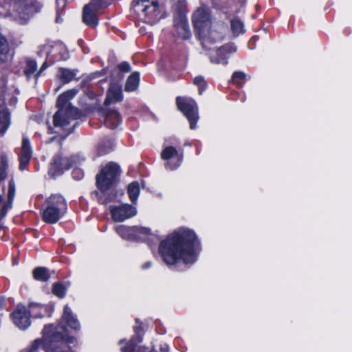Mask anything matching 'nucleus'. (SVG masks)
Masks as SVG:
<instances>
[{
	"label": "nucleus",
	"instance_id": "48",
	"mask_svg": "<svg viewBox=\"0 0 352 352\" xmlns=\"http://www.w3.org/2000/svg\"><path fill=\"white\" fill-rule=\"evenodd\" d=\"M149 265H150V263H148L145 264L144 267H148Z\"/></svg>",
	"mask_w": 352,
	"mask_h": 352
},
{
	"label": "nucleus",
	"instance_id": "2",
	"mask_svg": "<svg viewBox=\"0 0 352 352\" xmlns=\"http://www.w3.org/2000/svg\"><path fill=\"white\" fill-rule=\"evenodd\" d=\"M192 20L203 47L210 49L221 36L217 32L210 30L211 16L209 8L205 5L197 8Z\"/></svg>",
	"mask_w": 352,
	"mask_h": 352
},
{
	"label": "nucleus",
	"instance_id": "8",
	"mask_svg": "<svg viewBox=\"0 0 352 352\" xmlns=\"http://www.w3.org/2000/svg\"><path fill=\"white\" fill-rule=\"evenodd\" d=\"M78 90L72 89L60 94L57 100L56 106L58 110H78L71 103V100L77 94Z\"/></svg>",
	"mask_w": 352,
	"mask_h": 352
},
{
	"label": "nucleus",
	"instance_id": "35",
	"mask_svg": "<svg viewBox=\"0 0 352 352\" xmlns=\"http://www.w3.org/2000/svg\"><path fill=\"white\" fill-rule=\"evenodd\" d=\"M193 82L199 87V92L201 94L206 88V82L202 76H197L194 78Z\"/></svg>",
	"mask_w": 352,
	"mask_h": 352
},
{
	"label": "nucleus",
	"instance_id": "9",
	"mask_svg": "<svg viewBox=\"0 0 352 352\" xmlns=\"http://www.w3.org/2000/svg\"><path fill=\"white\" fill-rule=\"evenodd\" d=\"M98 117L106 126L116 128L120 123V116L118 111H97Z\"/></svg>",
	"mask_w": 352,
	"mask_h": 352
},
{
	"label": "nucleus",
	"instance_id": "10",
	"mask_svg": "<svg viewBox=\"0 0 352 352\" xmlns=\"http://www.w3.org/2000/svg\"><path fill=\"white\" fill-rule=\"evenodd\" d=\"M235 51L236 48L232 44H226L217 49L215 55L211 57V61L217 64H226L229 55Z\"/></svg>",
	"mask_w": 352,
	"mask_h": 352
},
{
	"label": "nucleus",
	"instance_id": "19",
	"mask_svg": "<svg viewBox=\"0 0 352 352\" xmlns=\"http://www.w3.org/2000/svg\"><path fill=\"white\" fill-rule=\"evenodd\" d=\"M62 318L71 328L76 330L79 329V323L72 315V311L67 305H66L64 308Z\"/></svg>",
	"mask_w": 352,
	"mask_h": 352
},
{
	"label": "nucleus",
	"instance_id": "47",
	"mask_svg": "<svg viewBox=\"0 0 352 352\" xmlns=\"http://www.w3.org/2000/svg\"><path fill=\"white\" fill-rule=\"evenodd\" d=\"M16 3H20V2H23L25 0H14Z\"/></svg>",
	"mask_w": 352,
	"mask_h": 352
},
{
	"label": "nucleus",
	"instance_id": "31",
	"mask_svg": "<svg viewBox=\"0 0 352 352\" xmlns=\"http://www.w3.org/2000/svg\"><path fill=\"white\" fill-rule=\"evenodd\" d=\"M66 287L62 283H55L53 285L52 292L54 295L59 298H63L65 294Z\"/></svg>",
	"mask_w": 352,
	"mask_h": 352
},
{
	"label": "nucleus",
	"instance_id": "42",
	"mask_svg": "<svg viewBox=\"0 0 352 352\" xmlns=\"http://www.w3.org/2000/svg\"><path fill=\"white\" fill-rule=\"evenodd\" d=\"M1 168L6 169V168L8 166L7 157L4 155L1 156Z\"/></svg>",
	"mask_w": 352,
	"mask_h": 352
},
{
	"label": "nucleus",
	"instance_id": "38",
	"mask_svg": "<svg viewBox=\"0 0 352 352\" xmlns=\"http://www.w3.org/2000/svg\"><path fill=\"white\" fill-rule=\"evenodd\" d=\"M25 9L28 14H32L35 12H37L39 10V6L37 3H34L31 6L25 5Z\"/></svg>",
	"mask_w": 352,
	"mask_h": 352
},
{
	"label": "nucleus",
	"instance_id": "23",
	"mask_svg": "<svg viewBox=\"0 0 352 352\" xmlns=\"http://www.w3.org/2000/svg\"><path fill=\"white\" fill-rule=\"evenodd\" d=\"M34 278L37 280L47 281L50 278L48 270L45 267H36L33 270Z\"/></svg>",
	"mask_w": 352,
	"mask_h": 352
},
{
	"label": "nucleus",
	"instance_id": "6",
	"mask_svg": "<svg viewBox=\"0 0 352 352\" xmlns=\"http://www.w3.org/2000/svg\"><path fill=\"white\" fill-rule=\"evenodd\" d=\"M109 209L112 219L117 222H122L135 216L137 213L135 208L129 204L120 206H110Z\"/></svg>",
	"mask_w": 352,
	"mask_h": 352
},
{
	"label": "nucleus",
	"instance_id": "40",
	"mask_svg": "<svg viewBox=\"0 0 352 352\" xmlns=\"http://www.w3.org/2000/svg\"><path fill=\"white\" fill-rule=\"evenodd\" d=\"M120 72H128L130 71V66L126 62H122L118 65Z\"/></svg>",
	"mask_w": 352,
	"mask_h": 352
},
{
	"label": "nucleus",
	"instance_id": "12",
	"mask_svg": "<svg viewBox=\"0 0 352 352\" xmlns=\"http://www.w3.org/2000/svg\"><path fill=\"white\" fill-rule=\"evenodd\" d=\"M65 212L60 210V208H55L46 206L42 215L43 219L47 223H55Z\"/></svg>",
	"mask_w": 352,
	"mask_h": 352
},
{
	"label": "nucleus",
	"instance_id": "25",
	"mask_svg": "<svg viewBox=\"0 0 352 352\" xmlns=\"http://www.w3.org/2000/svg\"><path fill=\"white\" fill-rule=\"evenodd\" d=\"M142 6L144 7L142 11L146 15L153 14L155 16H156L160 13L157 1H152L151 3H148L147 4L143 5Z\"/></svg>",
	"mask_w": 352,
	"mask_h": 352
},
{
	"label": "nucleus",
	"instance_id": "22",
	"mask_svg": "<svg viewBox=\"0 0 352 352\" xmlns=\"http://www.w3.org/2000/svg\"><path fill=\"white\" fill-rule=\"evenodd\" d=\"M139 84V73L133 72L128 78L126 85L125 90L128 91H133L137 89Z\"/></svg>",
	"mask_w": 352,
	"mask_h": 352
},
{
	"label": "nucleus",
	"instance_id": "13",
	"mask_svg": "<svg viewBox=\"0 0 352 352\" xmlns=\"http://www.w3.org/2000/svg\"><path fill=\"white\" fill-rule=\"evenodd\" d=\"M32 157V148L30 146V141L28 138H24L22 141L21 155L20 157V166L21 170H23L28 164L30 158Z\"/></svg>",
	"mask_w": 352,
	"mask_h": 352
},
{
	"label": "nucleus",
	"instance_id": "36",
	"mask_svg": "<svg viewBox=\"0 0 352 352\" xmlns=\"http://www.w3.org/2000/svg\"><path fill=\"white\" fill-rule=\"evenodd\" d=\"M245 78V74L242 72H235L232 75V81L239 85H242Z\"/></svg>",
	"mask_w": 352,
	"mask_h": 352
},
{
	"label": "nucleus",
	"instance_id": "41",
	"mask_svg": "<svg viewBox=\"0 0 352 352\" xmlns=\"http://www.w3.org/2000/svg\"><path fill=\"white\" fill-rule=\"evenodd\" d=\"M140 3H142V6H143L145 5V3H149V0H133L132 2V6L135 7L139 6Z\"/></svg>",
	"mask_w": 352,
	"mask_h": 352
},
{
	"label": "nucleus",
	"instance_id": "44",
	"mask_svg": "<svg viewBox=\"0 0 352 352\" xmlns=\"http://www.w3.org/2000/svg\"><path fill=\"white\" fill-rule=\"evenodd\" d=\"M132 346V344H130V347L128 348V347H125V348H123L122 350V352H131V347Z\"/></svg>",
	"mask_w": 352,
	"mask_h": 352
},
{
	"label": "nucleus",
	"instance_id": "14",
	"mask_svg": "<svg viewBox=\"0 0 352 352\" xmlns=\"http://www.w3.org/2000/svg\"><path fill=\"white\" fill-rule=\"evenodd\" d=\"M45 204L52 208H60V210L66 212L67 204L65 199L60 195H52L46 199Z\"/></svg>",
	"mask_w": 352,
	"mask_h": 352
},
{
	"label": "nucleus",
	"instance_id": "21",
	"mask_svg": "<svg viewBox=\"0 0 352 352\" xmlns=\"http://www.w3.org/2000/svg\"><path fill=\"white\" fill-rule=\"evenodd\" d=\"M186 20V2L185 1L179 0L176 3L175 7V21Z\"/></svg>",
	"mask_w": 352,
	"mask_h": 352
},
{
	"label": "nucleus",
	"instance_id": "30",
	"mask_svg": "<svg viewBox=\"0 0 352 352\" xmlns=\"http://www.w3.org/2000/svg\"><path fill=\"white\" fill-rule=\"evenodd\" d=\"M231 29L232 32L239 35L243 31V23L237 19H234L231 21Z\"/></svg>",
	"mask_w": 352,
	"mask_h": 352
},
{
	"label": "nucleus",
	"instance_id": "7",
	"mask_svg": "<svg viewBox=\"0 0 352 352\" xmlns=\"http://www.w3.org/2000/svg\"><path fill=\"white\" fill-rule=\"evenodd\" d=\"M30 313L24 306H18L12 314L14 323L21 329H25L30 324Z\"/></svg>",
	"mask_w": 352,
	"mask_h": 352
},
{
	"label": "nucleus",
	"instance_id": "16",
	"mask_svg": "<svg viewBox=\"0 0 352 352\" xmlns=\"http://www.w3.org/2000/svg\"><path fill=\"white\" fill-rule=\"evenodd\" d=\"M117 233L124 239H128L129 235L132 233H140L143 234H147L149 230L146 228H126L124 226H120L116 228Z\"/></svg>",
	"mask_w": 352,
	"mask_h": 352
},
{
	"label": "nucleus",
	"instance_id": "4",
	"mask_svg": "<svg viewBox=\"0 0 352 352\" xmlns=\"http://www.w3.org/2000/svg\"><path fill=\"white\" fill-rule=\"evenodd\" d=\"M89 111H56L53 116L54 127L71 133L76 124V120L88 116Z\"/></svg>",
	"mask_w": 352,
	"mask_h": 352
},
{
	"label": "nucleus",
	"instance_id": "34",
	"mask_svg": "<svg viewBox=\"0 0 352 352\" xmlns=\"http://www.w3.org/2000/svg\"><path fill=\"white\" fill-rule=\"evenodd\" d=\"M36 69V64L34 60H28L27 62L26 68L24 71L25 74L29 78Z\"/></svg>",
	"mask_w": 352,
	"mask_h": 352
},
{
	"label": "nucleus",
	"instance_id": "28",
	"mask_svg": "<svg viewBox=\"0 0 352 352\" xmlns=\"http://www.w3.org/2000/svg\"><path fill=\"white\" fill-rule=\"evenodd\" d=\"M10 125V115L7 111H0V133H3Z\"/></svg>",
	"mask_w": 352,
	"mask_h": 352
},
{
	"label": "nucleus",
	"instance_id": "46",
	"mask_svg": "<svg viewBox=\"0 0 352 352\" xmlns=\"http://www.w3.org/2000/svg\"><path fill=\"white\" fill-rule=\"evenodd\" d=\"M46 68V63H44L41 69V70L39 71V72L36 74V76H38L43 70H44Z\"/></svg>",
	"mask_w": 352,
	"mask_h": 352
},
{
	"label": "nucleus",
	"instance_id": "24",
	"mask_svg": "<svg viewBox=\"0 0 352 352\" xmlns=\"http://www.w3.org/2000/svg\"><path fill=\"white\" fill-rule=\"evenodd\" d=\"M8 52L9 47L8 42L6 39L0 34V63L7 60Z\"/></svg>",
	"mask_w": 352,
	"mask_h": 352
},
{
	"label": "nucleus",
	"instance_id": "43",
	"mask_svg": "<svg viewBox=\"0 0 352 352\" xmlns=\"http://www.w3.org/2000/svg\"><path fill=\"white\" fill-rule=\"evenodd\" d=\"M6 169H4L3 168H1V170H0V180H3L6 178Z\"/></svg>",
	"mask_w": 352,
	"mask_h": 352
},
{
	"label": "nucleus",
	"instance_id": "49",
	"mask_svg": "<svg viewBox=\"0 0 352 352\" xmlns=\"http://www.w3.org/2000/svg\"><path fill=\"white\" fill-rule=\"evenodd\" d=\"M54 139H55V138H54H54H52L50 139V142H52Z\"/></svg>",
	"mask_w": 352,
	"mask_h": 352
},
{
	"label": "nucleus",
	"instance_id": "5",
	"mask_svg": "<svg viewBox=\"0 0 352 352\" xmlns=\"http://www.w3.org/2000/svg\"><path fill=\"white\" fill-rule=\"evenodd\" d=\"M76 162V157H63L58 155L54 157L49 170V174L52 177L60 175L64 170H67Z\"/></svg>",
	"mask_w": 352,
	"mask_h": 352
},
{
	"label": "nucleus",
	"instance_id": "37",
	"mask_svg": "<svg viewBox=\"0 0 352 352\" xmlns=\"http://www.w3.org/2000/svg\"><path fill=\"white\" fill-rule=\"evenodd\" d=\"M12 202H10V201H7V202H6V203H5V204L3 205V206H2V208H1V210H0V220H1L2 219H3V218L6 217V214H7L8 210L11 208V206H12Z\"/></svg>",
	"mask_w": 352,
	"mask_h": 352
},
{
	"label": "nucleus",
	"instance_id": "11",
	"mask_svg": "<svg viewBox=\"0 0 352 352\" xmlns=\"http://www.w3.org/2000/svg\"><path fill=\"white\" fill-rule=\"evenodd\" d=\"M122 99L121 86L118 83L112 82L107 91V98L104 100V104L109 105L112 103L120 101Z\"/></svg>",
	"mask_w": 352,
	"mask_h": 352
},
{
	"label": "nucleus",
	"instance_id": "27",
	"mask_svg": "<svg viewBox=\"0 0 352 352\" xmlns=\"http://www.w3.org/2000/svg\"><path fill=\"white\" fill-rule=\"evenodd\" d=\"M128 193L131 201L135 203L140 194L139 184L138 182L130 184L128 186Z\"/></svg>",
	"mask_w": 352,
	"mask_h": 352
},
{
	"label": "nucleus",
	"instance_id": "17",
	"mask_svg": "<svg viewBox=\"0 0 352 352\" xmlns=\"http://www.w3.org/2000/svg\"><path fill=\"white\" fill-rule=\"evenodd\" d=\"M176 104L179 110H194L197 107L193 99L186 97H177Z\"/></svg>",
	"mask_w": 352,
	"mask_h": 352
},
{
	"label": "nucleus",
	"instance_id": "18",
	"mask_svg": "<svg viewBox=\"0 0 352 352\" xmlns=\"http://www.w3.org/2000/svg\"><path fill=\"white\" fill-rule=\"evenodd\" d=\"M175 27L177 29L178 35L184 40H186L190 36V32L188 28L186 20L175 21Z\"/></svg>",
	"mask_w": 352,
	"mask_h": 352
},
{
	"label": "nucleus",
	"instance_id": "50",
	"mask_svg": "<svg viewBox=\"0 0 352 352\" xmlns=\"http://www.w3.org/2000/svg\"><path fill=\"white\" fill-rule=\"evenodd\" d=\"M2 200H3L2 196L0 195V204L2 202Z\"/></svg>",
	"mask_w": 352,
	"mask_h": 352
},
{
	"label": "nucleus",
	"instance_id": "15",
	"mask_svg": "<svg viewBox=\"0 0 352 352\" xmlns=\"http://www.w3.org/2000/svg\"><path fill=\"white\" fill-rule=\"evenodd\" d=\"M96 11L92 10L89 6H85L82 12V21L87 25L95 28L98 23Z\"/></svg>",
	"mask_w": 352,
	"mask_h": 352
},
{
	"label": "nucleus",
	"instance_id": "45",
	"mask_svg": "<svg viewBox=\"0 0 352 352\" xmlns=\"http://www.w3.org/2000/svg\"><path fill=\"white\" fill-rule=\"evenodd\" d=\"M4 298L1 296H0V308L3 307L4 305Z\"/></svg>",
	"mask_w": 352,
	"mask_h": 352
},
{
	"label": "nucleus",
	"instance_id": "33",
	"mask_svg": "<svg viewBox=\"0 0 352 352\" xmlns=\"http://www.w3.org/2000/svg\"><path fill=\"white\" fill-rule=\"evenodd\" d=\"M85 6H89L92 10L98 12L100 8L106 7V3L104 0H91V2Z\"/></svg>",
	"mask_w": 352,
	"mask_h": 352
},
{
	"label": "nucleus",
	"instance_id": "32",
	"mask_svg": "<svg viewBox=\"0 0 352 352\" xmlns=\"http://www.w3.org/2000/svg\"><path fill=\"white\" fill-rule=\"evenodd\" d=\"M177 153V151L173 146L165 148L162 152V158L164 160L170 159L173 156Z\"/></svg>",
	"mask_w": 352,
	"mask_h": 352
},
{
	"label": "nucleus",
	"instance_id": "29",
	"mask_svg": "<svg viewBox=\"0 0 352 352\" xmlns=\"http://www.w3.org/2000/svg\"><path fill=\"white\" fill-rule=\"evenodd\" d=\"M184 116L190 122V126L191 129H194L196 127V122L199 119L197 111H183Z\"/></svg>",
	"mask_w": 352,
	"mask_h": 352
},
{
	"label": "nucleus",
	"instance_id": "39",
	"mask_svg": "<svg viewBox=\"0 0 352 352\" xmlns=\"http://www.w3.org/2000/svg\"><path fill=\"white\" fill-rule=\"evenodd\" d=\"M15 194L14 185L10 182L9 184L8 192V201L12 202Z\"/></svg>",
	"mask_w": 352,
	"mask_h": 352
},
{
	"label": "nucleus",
	"instance_id": "26",
	"mask_svg": "<svg viewBox=\"0 0 352 352\" xmlns=\"http://www.w3.org/2000/svg\"><path fill=\"white\" fill-rule=\"evenodd\" d=\"M74 76L75 74L68 69L60 68L58 70V76L63 84L70 82L74 78Z\"/></svg>",
	"mask_w": 352,
	"mask_h": 352
},
{
	"label": "nucleus",
	"instance_id": "3",
	"mask_svg": "<svg viewBox=\"0 0 352 352\" xmlns=\"http://www.w3.org/2000/svg\"><path fill=\"white\" fill-rule=\"evenodd\" d=\"M120 172L117 164L109 162L96 175V185L100 190L98 199L102 204H107L116 199V193L113 187Z\"/></svg>",
	"mask_w": 352,
	"mask_h": 352
},
{
	"label": "nucleus",
	"instance_id": "20",
	"mask_svg": "<svg viewBox=\"0 0 352 352\" xmlns=\"http://www.w3.org/2000/svg\"><path fill=\"white\" fill-rule=\"evenodd\" d=\"M47 338V337L43 336V338L35 340L32 344L25 349V352H41L43 350H45L46 352V349L47 348L45 343Z\"/></svg>",
	"mask_w": 352,
	"mask_h": 352
},
{
	"label": "nucleus",
	"instance_id": "1",
	"mask_svg": "<svg viewBox=\"0 0 352 352\" xmlns=\"http://www.w3.org/2000/svg\"><path fill=\"white\" fill-rule=\"evenodd\" d=\"M196 239L192 230L180 228L160 243L159 252L167 265H175L179 260L185 264L192 263L196 260Z\"/></svg>",
	"mask_w": 352,
	"mask_h": 352
}]
</instances>
